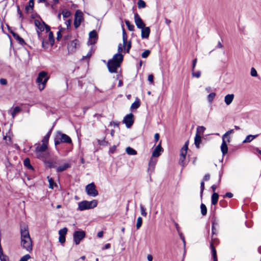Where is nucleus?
Masks as SVG:
<instances>
[{
  "label": "nucleus",
  "instance_id": "f257e3e1",
  "mask_svg": "<svg viewBox=\"0 0 261 261\" xmlns=\"http://www.w3.org/2000/svg\"><path fill=\"white\" fill-rule=\"evenodd\" d=\"M20 245L23 249L28 252H31L33 250V241L30 237L28 227L25 224L20 225Z\"/></svg>",
  "mask_w": 261,
  "mask_h": 261
},
{
  "label": "nucleus",
  "instance_id": "f03ea898",
  "mask_svg": "<svg viewBox=\"0 0 261 261\" xmlns=\"http://www.w3.org/2000/svg\"><path fill=\"white\" fill-rule=\"evenodd\" d=\"M123 56L121 54H115L112 59L110 60L107 63V66L109 71L111 73L117 72V69L120 66L123 61Z\"/></svg>",
  "mask_w": 261,
  "mask_h": 261
},
{
  "label": "nucleus",
  "instance_id": "7ed1b4c3",
  "mask_svg": "<svg viewBox=\"0 0 261 261\" xmlns=\"http://www.w3.org/2000/svg\"><path fill=\"white\" fill-rule=\"evenodd\" d=\"M55 145L56 146L60 144L61 143H66L70 144L72 143L71 138L67 135L62 133L60 131L56 133V136L54 138Z\"/></svg>",
  "mask_w": 261,
  "mask_h": 261
},
{
  "label": "nucleus",
  "instance_id": "20e7f679",
  "mask_svg": "<svg viewBox=\"0 0 261 261\" xmlns=\"http://www.w3.org/2000/svg\"><path fill=\"white\" fill-rule=\"evenodd\" d=\"M49 77L47 76V73L45 71H41L39 73L36 79V82L39 85V89L42 90L45 87L46 83Z\"/></svg>",
  "mask_w": 261,
  "mask_h": 261
},
{
  "label": "nucleus",
  "instance_id": "39448f33",
  "mask_svg": "<svg viewBox=\"0 0 261 261\" xmlns=\"http://www.w3.org/2000/svg\"><path fill=\"white\" fill-rule=\"evenodd\" d=\"M97 202L96 200L91 201H83L79 203V209L80 211L93 208L97 206Z\"/></svg>",
  "mask_w": 261,
  "mask_h": 261
},
{
  "label": "nucleus",
  "instance_id": "423d86ee",
  "mask_svg": "<svg viewBox=\"0 0 261 261\" xmlns=\"http://www.w3.org/2000/svg\"><path fill=\"white\" fill-rule=\"evenodd\" d=\"M86 234L84 231H75L73 234V241L76 245H79L81 240L85 237Z\"/></svg>",
  "mask_w": 261,
  "mask_h": 261
},
{
  "label": "nucleus",
  "instance_id": "0eeeda50",
  "mask_svg": "<svg viewBox=\"0 0 261 261\" xmlns=\"http://www.w3.org/2000/svg\"><path fill=\"white\" fill-rule=\"evenodd\" d=\"M83 14L80 10H77L74 15V26L75 28H77L81 24L83 20Z\"/></svg>",
  "mask_w": 261,
  "mask_h": 261
},
{
  "label": "nucleus",
  "instance_id": "6e6552de",
  "mask_svg": "<svg viewBox=\"0 0 261 261\" xmlns=\"http://www.w3.org/2000/svg\"><path fill=\"white\" fill-rule=\"evenodd\" d=\"M86 191L87 194L91 196L94 197L97 194V190L95 189V186L93 183L88 184L86 187Z\"/></svg>",
  "mask_w": 261,
  "mask_h": 261
},
{
  "label": "nucleus",
  "instance_id": "1a4fd4ad",
  "mask_svg": "<svg viewBox=\"0 0 261 261\" xmlns=\"http://www.w3.org/2000/svg\"><path fill=\"white\" fill-rule=\"evenodd\" d=\"M134 121V115L132 113L126 115L123 120V123L125 124L127 128H130L133 125Z\"/></svg>",
  "mask_w": 261,
  "mask_h": 261
},
{
  "label": "nucleus",
  "instance_id": "9d476101",
  "mask_svg": "<svg viewBox=\"0 0 261 261\" xmlns=\"http://www.w3.org/2000/svg\"><path fill=\"white\" fill-rule=\"evenodd\" d=\"M97 40V33L96 31L93 30L89 34V40L87 42L88 45H93L95 44Z\"/></svg>",
  "mask_w": 261,
  "mask_h": 261
},
{
  "label": "nucleus",
  "instance_id": "9b49d317",
  "mask_svg": "<svg viewBox=\"0 0 261 261\" xmlns=\"http://www.w3.org/2000/svg\"><path fill=\"white\" fill-rule=\"evenodd\" d=\"M134 20L135 24L138 29L143 28L145 26L142 19L137 13H135L134 15Z\"/></svg>",
  "mask_w": 261,
  "mask_h": 261
},
{
  "label": "nucleus",
  "instance_id": "f8f14e48",
  "mask_svg": "<svg viewBox=\"0 0 261 261\" xmlns=\"http://www.w3.org/2000/svg\"><path fill=\"white\" fill-rule=\"evenodd\" d=\"M78 40L74 39L70 41L67 45L68 50L69 52H73L75 50L76 46L78 44Z\"/></svg>",
  "mask_w": 261,
  "mask_h": 261
},
{
  "label": "nucleus",
  "instance_id": "ddd939ff",
  "mask_svg": "<svg viewBox=\"0 0 261 261\" xmlns=\"http://www.w3.org/2000/svg\"><path fill=\"white\" fill-rule=\"evenodd\" d=\"M163 151V149L161 147V143H160L159 145H158L155 147L154 150L153 151L152 153V157H154V158L159 157L160 155L161 152H162Z\"/></svg>",
  "mask_w": 261,
  "mask_h": 261
},
{
  "label": "nucleus",
  "instance_id": "4468645a",
  "mask_svg": "<svg viewBox=\"0 0 261 261\" xmlns=\"http://www.w3.org/2000/svg\"><path fill=\"white\" fill-rule=\"evenodd\" d=\"M233 133H234V130L233 129H230L226 132L222 136V141H225V142L226 143H229L231 140V137L230 136V135Z\"/></svg>",
  "mask_w": 261,
  "mask_h": 261
},
{
  "label": "nucleus",
  "instance_id": "2eb2a0df",
  "mask_svg": "<svg viewBox=\"0 0 261 261\" xmlns=\"http://www.w3.org/2000/svg\"><path fill=\"white\" fill-rule=\"evenodd\" d=\"M50 27L48 25L46 26V32L48 33V41L50 46H53L54 44L55 39L54 37V34L52 32L50 31Z\"/></svg>",
  "mask_w": 261,
  "mask_h": 261
},
{
  "label": "nucleus",
  "instance_id": "dca6fc26",
  "mask_svg": "<svg viewBox=\"0 0 261 261\" xmlns=\"http://www.w3.org/2000/svg\"><path fill=\"white\" fill-rule=\"evenodd\" d=\"M215 240H216V239L213 238V235L212 236V241L211 243V248L212 250V256L214 261H218L217 257V253L216 250L213 245V243L215 242Z\"/></svg>",
  "mask_w": 261,
  "mask_h": 261
},
{
  "label": "nucleus",
  "instance_id": "f3484780",
  "mask_svg": "<svg viewBox=\"0 0 261 261\" xmlns=\"http://www.w3.org/2000/svg\"><path fill=\"white\" fill-rule=\"evenodd\" d=\"M35 25L37 28L38 31L40 32H42L44 30V29H46V26L47 25L44 22H41L39 20H35Z\"/></svg>",
  "mask_w": 261,
  "mask_h": 261
},
{
  "label": "nucleus",
  "instance_id": "a211bd4d",
  "mask_svg": "<svg viewBox=\"0 0 261 261\" xmlns=\"http://www.w3.org/2000/svg\"><path fill=\"white\" fill-rule=\"evenodd\" d=\"M140 29H141V37L142 38H148L150 32L149 28L145 26Z\"/></svg>",
  "mask_w": 261,
  "mask_h": 261
},
{
  "label": "nucleus",
  "instance_id": "6ab92c4d",
  "mask_svg": "<svg viewBox=\"0 0 261 261\" xmlns=\"http://www.w3.org/2000/svg\"><path fill=\"white\" fill-rule=\"evenodd\" d=\"M48 145L44 143H42L41 144H38L35 149V152H41L42 151H46Z\"/></svg>",
  "mask_w": 261,
  "mask_h": 261
},
{
  "label": "nucleus",
  "instance_id": "aec40b11",
  "mask_svg": "<svg viewBox=\"0 0 261 261\" xmlns=\"http://www.w3.org/2000/svg\"><path fill=\"white\" fill-rule=\"evenodd\" d=\"M36 156L38 159L42 160L43 161H45L47 159V156L48 155V153L45 151H42L41 152H35Z\"/></svg>",
  "mask_w": 261,
  "mask_h": 261
},
{
  "label": "nucleus",
  "instance_id": "412c9836",
  "mask_svg": "<svg viewBox=\"0 0 261 261\" xmlns=\"http://www.w3.org/2000/svg\"><path fill=\"white\" fill-rule=\"evenodd\" d=\"M189 141H187L185 142L184 145L180 150V156L186 157L188 149Z\"/></svg>",
  "mask_w": 261,
  "mask_h": 261
},
{
  "label": "nucleus",
  "instance_id": "4be33fe9",
  "mask_svg": "<svg viewBox=\"0 0 261 261\" xmlns=\"http://www.w3.org/2000/svg\"><path fill=\"white\" fill-rule=\"evenodd\" d=\"M233 94H227L224 97V102L226 105H229L233 101L234 98Z\"/></svg>",
  "mask_w": 261,
  "mask_h": 261
},
{
  "label": "nucleus",
  "instance_id": "5701e85b",
  "mask_svg": "<svg viewBox=\"0 0 261 261\" xmlns=\"http://www.w3.org/2000/svg\"><path fill=\"white\" fill-rule=\"evenodd\" d=\"M71 165L69 163H65L63 165L56 167L57 171L58 172H62L67 169L70 168Z\"/></svg>",
  "mask_w": 261,
  "mask_h": 261
},
{
  "label": "nucleus",
  "instance_id": "b1692460",
  "mask_svg": "<svg viewBox=\"0 0 261 261\" xmlns=\"http://www.w3.org/2000/svg\"><path fill=\"white\" fill-rule=\"evenodd\" d=\"M140 105L141 102L140 99L138 97H136L135 101L130 106V109L132 110L134 109H137L140 106Z\"/></svg>",
  "mask_w": 261,
  "mask_h": 261
},
{
  "label": "nucleus",
  "instance_id": "393cba45",
  "mask_svg": "<svg viewBox=\"0 0 261 261\" xmlns=\"http://www.w3.org/2000/svg\"><path fill=\"white\" fill-rule=\"evenodd\" d=\"M201 142V137L199 135H196L194 138V144L197 148L199 149L200 144Z\"/></svg>",
  "mask_w": 261,
  "mask_h": 261
},
{
  "label": "nucleus",
  "instance_id": "a878e982",
  "mask_svg": "<svg viewBox=\"0 0 261 261\" xmlns=\"http://www.w3.org/2000/svg\"><path fill=\"white\" fill-rule=\"evenodd\" d=\"M153 157L151 158L150 161L149 162V168L148 169L151 171H153L155 167L156 160L153 159Z\"/></svg>",
  "mask_w": 261,
  "mask_h": 261
},
{
  "label": "nucleus",
  "instance_id": "bb28decb",
  "mask_svg": "<svg viewBox=\"0 0 261 261\" xmlns=\"http://www.w3.org/2000/svg\"><path fill=\"white\" fill-rule=\"evenodd\" d=\"M219 198V195L218 193L214 192V193H213L211 197L212 200V204L213 205H216L218 200Z\"/></svg>",
  "mask_w": 261,
  "mask_h": 261
},
{
  "label": "nucleus",
  "instance_id": "cd10ccee",
  "mask_svg": "<svg viewBox=\"0 0 261 261\" xmlns=\"http://www.w3.org/2000/svg\"><path fill=\"white\" fill-rule=\"evenodd\" d=\"M257 136H258V135H248L246 137L245 139L243 141V143H249V142H251L254 139L256 138Z\"/></svg>",
  "mask_w": 261,
  "mask_h": 261
},
{
  "label": "nucleus",
  "instance_id": "c85d7f7f",
  "mask_svg": "<svg viewBox=\"0 0 261 261\" xmlns=\"http://www.w3.org/2000/svg\"><path fill=\"white\" fill-rule=\"evenodd\" d=\"M221 150L223 155L225 154L228 151L227 143L225 142V141H222L221 145Z\"/></svg>",
  "mask_w": 261,
  "mask_h": 261
},
{
  "label": "nucleus",
  "instance_id": "c756f323",
  "mask_svg": "<svg viewBox=\"0 0 261 261\" xmlns=\"http://www.w3.org/2000/svg\"><path fill=\"white\" fill-rule=\"evenodd\" d=\"M52 129H50V130L47 133V134L43 138L42 140V143H44L48 145L49 138L51 134Z\"/></svg>",
  "mask_w": 261,
  "mask_h": 261
},
{
  "label": "nucleus",
  "instance_id": "7c9ffc66",
  "mask_svg": "<svg viewBox=\"0 0 261 261\" xmlns=\"http://www.w3.org/2000/svg\"><path fill=\"white\" fill-rule=\"evenodd\" d=\"M205 129L206 128L204 126H198L196 128V135H198L201 136V135H203Z\"/></svg>",
  "mask_w": 261,
  "mask_h": 261
},
{
  "label": "nucleus",
  "instance_id": "2f4dec72",
  "mask_svg": "<svg viewBox=\"0 0 261 261\" xmlns=\"http://www.w3.org/2000/svg\"><path fill=\"white\" fill-rule=\"evenodd\" d=\"M23 164L29 169H33V166L30 164V161L29 158H26L23 161Z\"/></svg>",
  "mask_w": 261,
  "mask_h": 261
},
{
  "label": "nucleus",
  "instance_id": "473e14b6",
  "mask_svg": "<svg viewBox=\"0 0 261 261\" xmlns=\"http://www.w3.org/2000/svg\"><path fill=\"white\" fill-rule=\"evenodd\" d=\"M13 36L14 38L19 41L21 44H23L24 43L23 39L20 37L17 34L15 33H12Z\"/></svg>",
  "mask_w": 261,
  "mask_h": 261
},
{
  "label": "nucleus",
  "instance_id": "72a5a7b5",
  "mask_svg": "<svg viewBox=\"0 0 261 261\" xmlns=\"http://www.w3.org/2000/svg\"><path fill=\"white\" fill-rule=\"evenodd\" d=\"M126 152L129 155H136L137 153V151L130 147L126 148Z\"/></svg>",
  "mask_w": 261,
  "mask_h": 261
},
{
  "label": "nucleus",
  "instance_id": "f704fd0d",
  "mask_svg": "<svg viewBox=\"0 0 261 261\" xmlns=\"http://www.w3.org/2000/svg\"><path fill=\"white\" fill-rule=\"evenodd\" d=\"M41 41H42V46L44 48L46 49L50 45V43H49L48 39H42L41 40Z\"/></svg>",
  "mask_w": 261,
  "mask_h": 261
},
{
  "label": "nucleus",
  "instance_id": "c9c22d12",
  "mask_svg": "<svg viewBox=\"0 0 261 261\" xmlns=\"http://www.w3.org/2000/svg\"><path fill=\"white\" fill-rule=\"evenodd\" d=\"M201 213L203 216H205L207 213V208L205 205L203 203H201L200 205Z\"/></svg>",
  "mask_w": 261,
  "mask_h": 261
},
{
  "label": "nucleus",
  "instance_id": "e433bc0d",
  "mask_svg": "<svg viewBox=\"0 0 261 261\" xmlns=\"http://www.w3.org/2000/svg\"><path fill=\"white\" fill-rule=\"evenodd\" d=\"M43 162L50 168H56V167H57L54 165V164L53 163V161H52L51 160L47 161L46 159L45 161H43Z\"/></svg>",
  "mask_w": 261,
  "mask_h": 261
},
{
  "label": "nucleus",
  "instance_id": "4c0bfd02",
  "mask_svg": "<svg viewBox=\"0 0 261 261\" xmlns=\"http://www.w3.org/2000/svg\"><path fill=\"white\" fill-rule=\"evenodd\" d=\"M20 111H21V108L19 107H16L15 108H14V109H13V111L11 114L12 118H14L15 117V115L17 113L20 112Z\"/></svg>",
  "mask_w": 261,
  "mask_h": 261
},
{
  "label": "nucleus",
  "instance_id": "58836bf2",
  "mask_svg": "<svg viewBox=\"0 0 261 261\" xmlns=\"http://www.w3.org/2000/svg\"><path fill=\"white\" fill-rule=\"evenodd\" d=\"M34 5V0H30L28 5L25 6V10L29 11L30 9H33Z\"/></svg>",
  "mask_w": 261,
  "mask_h": 261
},
{
  "label": "nucleus",
  "instance_id": "ea45409f",
  "mask_svg": "<svg viewBox=\"0 0 261 261\" xmlns=\"http://www.w3.org/2000/svg\"><path fill=\"white\" fill-rule=\"evenodd\" d=\"M125 23L128 29L130 31H134L135 29V27L133 24H130L128 20H125Z\"/></svg>",
  "mask_w": 261,
  "mask_h": 261
},
{
  "label": "nucleus",
  "instance_id": "a19ab883",
  "mask_svg": "<svg viewBox=\"0 0 261 261\" xmlns=\"http://www.w3.org/2000/svg\"><path fill=\"white\" fill-rule=\"evenodd\" d=\"M123 46L124 47L125 51L126 53H128L130 48H131V42L130 41L128 42H126L125 45H124V44L123 43Z\"/></svg>",
  "mask_w": 261,
  "mask_h": 261
},
{
  "label": "nucleus",
  "instance_id": "79ce46f5",
  "mask_svg": "<svg viewBox=\"0 0 261 261\" xmlns=\"http://www.w3.org/2000/svg\"><path fill=\"white\" fill-rule=\"evenodd\" d=\"M142 224V219L141 217H139L137 220L136 228L139 229Z\"/></svg>",
  "mask_w": 261,
  "mask_h": 261
},
{
  "label": "nucleus",
  "instance_id": "37998d69",
  "mask_svg": "<svg viewBox=\"0 0 261 261\" xmlns=\"http://www.w3.org/2000/svg\"><path fill=\"white\" fill-rule=\"evenodd\" d=\"M138 7L139 8H144L146 7V3L143 0H139L138 2Z\"/></svg>",
  "mask_w": 261,
  "mask_h": 261
},
{
  "label": "nucleus",
  "instance_id": "c03bdc74",
  "mask_svg": "<svg viewBox=\"0 0 261 261\" xmlns=\"http://www.w3.org/2000/svg\"><path fill=\"white\" fill-rule=\"evenodd\" d=\"M3 139L6 141V142L8 145H10L12 143L10 136H4Z\"/></svg>",
  "mask_w": 261,
  "mask_h": 261
},
{
  "label": "nucleus",
  "instance_id": "a18cd8bd",
  "mask_svg": "<svg viewBox=\"0 0 261 261\" xmlns=\"http://www.w3.org/2000/svg\"><path fill=\"white\" fill-rule=\"evenodd\" d=\"M67 232V228L66 227H64L63 228L60 229L59 231V234L60 236H65Z\"/></svg>",
  "mask_w": 261,
  "mask_h": 261
},
{
  "label": "nucleus",
  "instance_id": "49530a36",
  "mask_svg": "<svg viewBox=\"0 0 261 261\" xmlns=\"http://www.w3.org/2000/svg\"><path fill=\"white\" fill-rule=\"evenodd\" d=\"M215 95L216 94L214 92L211 93L210 94H208L207 96V100L209 102L211 103L213 101L214 98L215 97Z\"/></svg>",
  "mask_w": 261,
  "mask_h": 261
},
{
  "label": "nucleus",
  "instance_id": "de8ad7c7",
  "mask_svg": "<svg viewBox=\"0 0 261 261\" xmlns=\"http://www.w3.org/2000/svg\"><path fill=\"white\" fill-rule=\"evenodd\" d=\"M186 157L183 156H180L179 160V164L184 167L186 164V162L185 161Z\"/></svg>",
  "mask_w": 261,
  "mask_h": 261
},
{
  "label": "nucleus",
  "instance_id": "09e8293b",
  "mask_svg": "<svg viewBox=\"0 0 261 261\" xmlns=\"http://www.w3.org/2000/svg\"><path fill=\"white\" fill-rule=\"evenodd\" d=\"M192 75L193 77H195L196 78H199L201 76V72H200V71H197L196 72H194V70H192Z\"/></svg>",
  "mask_w": 261,
  "mask_h": 261
},
{
  "label": "nucleus",
  "instance_id": "8fccbe9b",
  "mask_svg": "<svg viewBox=\"0 0 261 261\" xmlns=\"http://www.w3.org/2000/svg\"><path fill=\"white\" fill-rule=\"evenodd\" d=\"M122 38H123V42L124 45H126V41H127V35L124 30V29L123 28V34H122Z\"/></svg>",
  "mask_w": 261,
  "mask_h": 261
},
{
  "label": "nucleus",
  "instance_id": "3c124183",
  "mask_svg": "<svg viewBox=\"0 0 261 261\" xmlns=\"http://www.w3.org/2000/svg\"><path fill=\"white\" fill-rule=\"evenodd\" d=\"M140 210L141 215L144 217H146L147 215V213L146 212L145 208L142 204L140 205Z\"/></svg>",
  "mask_w": 261,
  "mask_h": 261
},
{
  "label": "nucleus",
  "instance_id": "603ef678",
  "mask_svg": "<svg viewBox=\"0 0 261 261\" xmlns=\"http://www.w3.org/2000/svg\"><path fill=\"white\" fill-rule=\"evenodd\" d=\"M150 53V51L149 50H146L142 54L141 56L143 58H146L149 55Z\"/></svg>",
  "mask_w": 261,
  "mask_h": 261
},
{
  "label": "nucleus",
  "instance_id": "864d4df0",
  "mask_svg": "<svg viewBox=\"0 0 261 261\" xmlns=\"http://www.w3.org/2000/svg\"><path fill=\"white\" fill-rule=\"evenodd\" d=\"M62 14L64 17H68L71 13L70 11L67 10H64L62 11Z\"/></svg>",
  "mask_w": 261,
  "mask_h": 261
},
{
  "label": "nucleus",
  "instance_id": "5fc2aeb1",
  "mask_svg": "<svg viewBox=\"0 0 261 261\" xmlns=\"http://www.w3.org/2000/svg\"><path fill=\"white\" fill-rule=\"evenodd\" d=\"M250 74L252 76L256 77L257 76V72L256 69L253 67L251 69Z\"/></svg>",
  "mask_w": 261,
  "mask_h": 261
},
{
  "label": "nucleus",
  "instance_id": "6e6d98bb",
  "mask_svg": "<svg viewBox=\"0 0 261 261\" xmlns=\"http://www.w3.org/2000/svg\"><path fill=\"white\" fill-rule=\"evenodd\" d=\"M30 258H31V256L29 254H27L22 256L20 258L19 261H28V260Z\"/></svg>",
  "mask_w": 261,
  "mask_h": 261
},
{
  "label": "nucleus",
  "instance_id": "4d7b16f0",
  "mask_svg": "<svg viewBox=\"0 0 261 261\" xmlns=\"http://www.w3.org/2000/svg\"><path fill=\"white\" fill-rule=\"evenodd\" d=\"M65 29L63 28H61L59 29V31L57 33V39L59 40L62 37V33Z\"/></svg>",
  "mask_w": 261,
  "mask_h": 261
},
{
  "label": "nucleus",
  "instance_id": "13d9d810",
  "mask_svg": "<svg viewBox=\"0 0 261 261\" xmlns=\"http://www.w3.org/2000/svg\"><path fill=\"white\" fill-rule=\"evenodd\" d=\"M204 189V181H202L200 183V195H201V197L202 196V193H203Z\"/></svg>",
  "mask_w": 261,
  "mask_h": 261
},
{
  "label": "nucleus",
  "instance_id": "bf43d9fd",
  "mask_svg": "<svg viewBox=\"0 0 261 261\" xmlns=\"http://www.w3.org/2000/svg\"><path fill=\"white\" fill-rule=\"evenodd\" d=\"M59 241L61 244L65 243V236H59Z\"/></svg>",
  "mask_w": 261,
  "mask_h": 261
},
{
  "label": "nucleus",
  "instance_id": "052dcab7",
  "mask_svg": "<svg viewBox=\"0 0 261 261\" xmlns=\"http://www.w3.org/2000/svg\"><path fill=\"white\" fill-rule=\"evenodd\" d=\"M216 224H217V223L215 221H213L212 223V235H214V234H215L216 228L215 227V225H216Z\"/></svg>",
  "mask_w": 261,
  "mask_h": 261
},
{
  "label": "nucleus",
  "instance_id": "680f3d73",
  "mask_svg": "<svg viewBox=\"0 0 261 261\" xmlns=\"http://www.w3.org/2000/svg\"><path fill=\"white\" fill-rule=\"evenodd\" d=\"M48 182L49 184V188L53 189V184H54L53 179L51 178H48Z\"/></svg>",
  "mask_w": 261,
  "mask_h": 261
},
{
  "label": "nucleus",
  "instance_id": "e2e57ef3",
  "mask_svg": "<svg viewBox=\"0 0 261 261\" xmlns=\"http://www.w3.org/2000/svg\"><path fill=\"white\" fill-rule=\"evenodd\" d=\"M0 83L1 85H6L7 84V81L5 79H1Z\"/></svg>",
  "mask_w": 261,
  "mask_h": 261
},
{
  "label": "nucleus",
  "instance_id": "0e129e2a",
  "mask_svg": "<svg viewBox=\"0 0 261 261\" xmlns=\"http://www.w3.org/2000/svg\"><path fill=\"white\" fill-rule=\"evenodd\" d=\"M123 48H124L123 45L121 44H119L118 46V53L121 54L120 53L123 50Z\"/></svg>",
  "mask_w": 261,
  "mask_h": 261
},
{
  "label": "nucleus",
  "instance_id": "69168bd1",
  "mask_svg": "<svg viewBox=\"0 0 261 261\" xmlns=\"http://www.w3.org/2000/svg\"><path fill=\"white\" fill-rule=\"evenodd\" d=\"M110 247H111V244L109 243H108V244H105L104 245V246L101 248V249L102 250L109 249L110 248Z\"/></svg>",
  "mask_w": 261,
  "mask_h": 261
},
{
  "label": "nucleus",
  "instance_id": "338daca9",
  "mask_svg": "<svg viewBox=\"0 0 261 261\" xmlns=\"http://www.w3.org/2000/svg\"><path fill=\"white\" fill-rule=\"evenodd\" d=\"M197 59H195L192 62V70H194V69L195 68V66H196V65L197 63Z\"/></svg>",
  "mask_w": 261,
  "mask_h": 261
},
{
  "label": "nucleus",
  "instance_id": "774afa93",
  "mask_svg": "<svg viewBox=\"0 0 261 261\" xmlns=\"http://www.w3.org/2000/svg\"><path fill=\"white\" fill-rule=\"evenodd\" d=\"M71 20L70 19L67 20L65 21V24L66 25L67 29H68L70 27L71 25Z\"/></svg>",
  "mask_w": 261,
  "mask_h": 261
}]
</instances>
